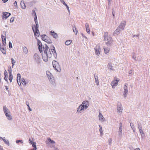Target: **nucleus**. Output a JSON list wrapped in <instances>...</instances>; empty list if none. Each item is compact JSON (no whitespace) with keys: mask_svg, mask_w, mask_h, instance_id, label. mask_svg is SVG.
Instances as JSON below:
<instances>
[{"mask_svg":"<svg viewBox=\"0 0 150 150\" xmlns=\"http://www.w3.org/2000/svg\"><path fill=\"white\" fill-rule=\"evenodd\" d=\"M3 141L4 142L5 144H6L7 145L9 146L10 145L9 142L8 140H6L5 139H3Z\"/></svg>","mask_w":150,"mask_h":150,"instance_id":"35","label":"nucleus"},{"mask_svg":"<svg viewBox=\"0 0 150 150\" xmlns=\"http://www.w3.org/2000/svg\"><path fill=\"white\" fill-rule=\"evenodd\" d=\"M80 108H81L79 107H79L77 109V112L76 113H77V112H78V113H81V110H80Z\"/></svg>","mask_w":150,"mask_h":150,"instance_id":"46","label":"nucleus"},{"mask_svg":"<svg viewBox=\"0 0 150 150\" xmlns=\"http://www.w3.org/2000/svg\"><path fill=\"white\" fill-rule=\"evenodd\" d=\"M8 73H9V75H12V69L11 67L10 66H9L8 67Z\"/></svg>","mask_w":150,"mask_h":150,"instance_id":"37","label":"nucleus"},{"mask_svg":"<svg viewBox=\"0 0 150 150\" xmlns=\"http://www.w3.org/2000/svg\"><path fill=\"white\" fill-rule=\"evenodd\" d=\"M38 49L39 50V51L40 52V53H42V47H38Z\"/></svg>","mask_w":150,"mask_h":150,"instance_id":"51","label":"nucleus"},{"mask_svg":"<svg viewBox=\"0 0 150 150\" xmlns=\"http://www.w3.org/2000/svg\"><path fill=\"white\" fill-rule=\"evenodd\" d=\"M11 63H15L16 62L15 60L13 58H11Z\"/></svg>","mask_w":150,"mask_h":150,"instance_id":"59","label":"nucleus"},{"mask_svg":"<svg viewBox=\"0 0 150 150\" xmlns=\"http://www.w3.org/2000/svg\"><path fill=\"white\" fill-rule=\"evenodd\" d=\"M130 125L131 128L133 130V128L134 127V125L132 123H130Z\"/></svg>","mask_w":150,"mask_h":150,"instance_id":"53","label":"nucleus"},{"mask_svg":"<svg viewBox=\"0 0 150 150\" xmlns=\"http://www.w3.org/2000/svg\"><path fill=\"white\" fill-rule=\"evenodd\" d=\"M99 130V131H100V135H102L103 134V131H102V127H100Z\"/></svg>","mask_w":150,"mask_h":150,"instance_id":"47","label":"nucleus"},{"mask_svg":"<svg viewBox=\"0 0 150 150\" xmlns=\"http://www.w3.org/2000/svg\"><path fill=\"white\" fill-rule=\"evenodd\" d=\"M29 143L31 144L33 142L30 139H29Z\"/></svg>","mask_w":150,"mask_h":150,"instance_id":"64","label":"nucleus"},{"mask_svg":"<svg viewBox=\"0 0 150 150\" xmlns=\"http://www.w3.org/2000/svg\"><path fill=\"white\" fill-rule=\"evenodd\" d=\"M85 26L86 27V31L87 33L88 34L90 33V29L89 28L88 24L86 23L85 24Z\"/></svg>","mask_w":150,"mask_h":150,"instance_id":"21","label":"nucleus"},{"mask_svg":"<svg viewBox=\"0 0 150 150\" xmlns=\"http://www.w3.org/2000/svg\"><path fill=\"white\" fill-rule=\"evenodd\" d=\"M73 32L75 33L76 35L78 33V30H77L76 28L75 27H73Z\"/></svg>","mask_w":150,"mask_h":150,"instance_id":"39","label":"nucleus"},{"mask_svg":"<svg viewBox=\"0 0 150 150\" xmlns=\"http://www.w3.org/2000/svg\"><path fill=\"white\" fill-rule=\"evenodd\" d=\"M32 29L34 32V35L39 37L40 35V32L38 28H34L33 26H32Z\"/></svg>","mask_w":150,"mask_h":150,"instance_id":"4","label":"nucleus"},{"mask_svg":"<svg viewBox=\"0 0 150 150\" xmlns=\"http://www.w3.org/2000/svg\"><path fill=\"white\" fill-rule=\"evenodd\" d=\"M107 67L110 70H114V69L113 68V66H112V63H109Z\"/></svg>","mask_w":150,"mask_h":150,"instance_id":"19","label":"nucleus"},{"mask_svg":"<svg viewBox=\"0 0 150 150\" xmlns=\"http://www.w3.org/2000/svg\"><path fill=\"white\" fill-rule=\"evenodd\" d=\"M55 50V49L53 45H52L50 47V50L51 51H54Z\"/></svg>","mask_w":150,"mask_h":150,"instance_id":"44","label":"nucleus"},{"mask_svg":"<svg viewBox=\"0 0 150 150\" xmlns=\"http://www.w3.org/2000/svg\"><path fill=\"white\" fill-rule=\"evenodd\" d=\"M46 35L45 34H43L41 35L42 39V40L45 42V39L46 38Z\"/></svg>","mask_w":150,"mask_h":150,"instance_id":"40","label":"nucleus"},{"mask_svg":"<svg viewBox=\"0 0 150 150\" xmlns=\"http://www.w3.org/2000/svg\"><path fill=\"white\" fill-rule=\"evenodd\" d=\"M45 42L47 43H52V41L51 40L50 38L47 35L46 36V38L45 39Z\"/></svg>","mask_w":150,"mask_h":150,"instance_id":"16","label":"nucleus"},{"mask_svg":"<svg viewBox=\"0 0 150 150\" xmlns=\"http://www.w3.org/2000/svg\"><path fill=\"white\" fill-rule=\"evenodd\" d=\"M46 74L48 79L52 85V86L55 87L56 85L54 77L50 73H49V74H47V72H46Z\"/></svg>","mask_w":150,"mask_h":150,"instance_id":"2","label":"nucleus"},{"mask_svg":"<svg viewBox=\"0 0 150 150\" xmlns=\"http://www.w3.org/2000/svg\"><path fill=\"white\" fill-rule=\"evenodd\" d=\"M108 1V5H110L111 4V1L112 0H107Z\"/></svg>","mask_w":150,"mask_h":150,"instance_id":"61","label":"nucleus"},{"mask_svg":"<svg viewBox=\"0 0 150 150\" xmlns=\"http://www.w3.org/2000/svg\"><path fill=\"white\" fill-rule=\"evenodd\" d=\"M60 1L65 6H66L67 8V10L69 12V8L67 4L65 3V1L64 0H60Z\"/></svg>","mask_w":150,"mask_h":150,"instance_id":"22","label":"nucleus"},{"mask_svg":"<svg viewBox=\"0 0 150 150\" xmlns=\"http://www.w3.org/2000/svg\"><path fill=\"white\" fill-rule=\"evenodd\" d=\"M6 117L7 119L9 120H12V117L11 116V115L9 114L8 115H7L6 116Z\"/></svg>","mask_w":150,"mask_h":150,"instance_id":"36","label":"nucleus"},{"mask_svg":"<svg viewBox=\"0 0 150 150\" xmlns=\"http://www.w3.org/2000/svg\"><path fill=\"white\" fill-rule=\"evenodd\" d=\"M99 119L100 121H104L105 120V118L103 117L102 115L100 112L99 113Z\"/></svg>","mask_w":150,"mask_h":150,"instance_id":"17","label":"nucleus"},{"mask_svg":"<svg viewBox=\"0 0 150 150\" xmlns=\"http://www.w3.org/2000/svg\"><path fill=\"white\" fill-rule=\"evenodd\" d=\"M50 34L52 35L54 38L56 39L58 37L57 34L53 30H51L50 32Z\"/></svg>","mask_w":150,"mask_h":150,"instance_id":"10","label":"nucleus"},{"mask_svg":"<svg viewBox=\"0 0 150 150\" xmlns=\"http://www.w3.org/2000/svg\"><path fill=\"white\" fill-rule=\"evenodd\" d=\"M72 42V40H66L65 42V44L66 45H69Z\"/></svg>","mask_w":150,"mask_h":150,"instance_id":"27","label":"nucleus"},{"mask_svg":"<svg viewBox=\"0 0 150 150\" xmlns=\"http://www.w3.org/2000/svg\"><path fill=\"white\" fill-rule=\"evenodd\" d=\"M51 52H52V54L54 56V57L55 59H56L57 57V54L55 50L54 51H51Z\"/></svg>","mask_w":150,"mask_h":150,"instance_id":"33","label":"nucleus"},{"mask_svg":"<svg viewBox=\"0 0 150 150\" xmlns=\"http://www.w3.org/2000/svg\"><path fill=\"white\" fill-rule=\"evenodd\" d=\"M35 25H34L32 26H33L34 28H39V25L38 24V22L37 21H35Z\"/></svg>","mask_w":150,"mask_h":150,"instance_id":"30","label":"nucleus"},{"mask_svg":"<svg viewBox=\"0 0 150 150\" xmlns=\"http://www.w3.org/2000/svg\"><path fill=\"white\" fill-rule=\"evenodd\" d=\"M34 58L35 60H38L39 59L40 57L37 53H35L34 55Z\"/></svg>","mask_w":150,"mask_h":150,"instance_id":"25","label":"nucleus"},{"mask_svg":"<svg viewBox=\"0 0 150 150\" xmlns=\"http://www.w3.org/2000/svg\"><path fill=\"white\" fill-rule=\"evenodd\" d=\"M141 136L142 137V138L144 137H145V134L144 132H142V133L141 134Z\"/></svg>","mask_w":150,"mask_h":150,"instance_id":"58","label":"nucleus"},{"mask_svg":"<svg viewBox=\"0 0 150 150\" xmlns=\"http://www.w3.org/2000/svg\"><path fill=\"white\" fill-rule=\"evenodd\" d=\"M122 107L121 103L118 102L117 104V110L119 112H122Z\"/></svg>","mask_w":150,"mask_h":150,"instance_id":"13","label":"nucleus"},{"mask_svg":"<svg viewBox=\"0 0 150 150\" xmlns=\"http://www.w3.org/2000/svg\"><path fill=\"white\" fill-rule=\"evenodd\" d=\"M118 81H119L118 80H116V82L114 83H113V82H112L111 83V85L112 86V88H113L114 86H116L117 84V83H118Z\"/></svg>","mask_w":150,"mask_h":150,"instance_id":"31","label":"nucleus"},{"mask_svg":"<svg viewBox=\"0 0 150 150\" xmlns=\"http://www.w3.org/2000/svg\"><path fill=\"white\" fill-rule=\"evenodd\" d=\"M36 39L37 40L38 42V47H42V45L41 42L38 39L36 38Z\"/></svg>","mask_w":150,"mask_h":150,"instance_id":"28","label":"nucleus"},{"mask_svg":"<svg viewBox=\"0 0 150 150\" xmlns=\"http://www.w3.org/2000/svg\"><path fill=\"white\" fill-rule=\"evenodd\" d=\"M15 7H17V5L16 1H15L13 3Z\"/></svg>","mask_w":150,"mask_h":150,"instance_id":"55","label":"nucleus"},{"mask_svg":"<svg viewBox=\"0 0 150 150\" xmlns=\"http://www.w3.org/2000/svg\"><path fill=\"white\" fill-rule=\"evenodd\" d=\"M21 77V74L19 73L18 74H17V82L18 83V84L19 85H21V82H20V84H19V83H18V79H19V80H20Z\"/></svg>","mask_w":150,"mask_h":150,"instance_id":"29","label":"nucleus"},{"mask_svg":"<svg viewBox=\"0 0 150 150\" xmlns=\"http://www.w3.org/2000/svg\"><path fill=\"white\" fill-rule=\"evenodd\" d=\"M13 78V76L12 75H9V79L10 82H11L12 81V80Z\"/></svg>","mask_w":150,"mask_h":150,"instance_id":"41","label":"nucleus"},{"mask_svg":"<svg viewBox=\"0 0 150 150\" xmlns=\"http://www.w3.org/2000/svg\"><path fill=\"white\" fill-rule=\"evenodd\" d=\"M94 78L95 80H96L98 79V76L97 75H96V74H94Z\"/></svg>","mask_w":150,"mask_h":150,"instance_id":"57","label":"nucleus"},{"mask_svg":"<svg viewBox=\"0 0 150 150\" xmlns=\"http://www.w3.org/2000/svg\"><path fill=\"white\" fill-rule=\"evenodd\" d=\"M4 75L5 76L4 79L8 83V73L6 71V70H5L4 71Z\"/></svg>","mask_w":150,"mask_h":150,"instance_id":"20","label":"nucleus"},{"mask_svg":"<svg viewBox=\"0 0 150 150\" xmlns=\"http://www.w3.org/2000/svg\"><path fill=\"white\" fill-rule=\"evenodd\" d=\"M8 46L10 48H11L12 47V44L11 42H9L8 43Z\"/></svg>","mask_w":150,"mask_h":150,"instance_id":"50","label":"nucleus"},{"mask_svg":"<svg viewBox=\"0 0 150 150\" xmlns=\"http://www.w3.org/2000/svg\"><path fill=\"white\" fill-rule=\"evenodd\" d=\"M34 16V21H37V15H35Z\"/></svg>","mask_w":150,"mask_h":150,"instance_id":"62","label":"nucleus"},{"mask_svg":"<svg viewBox=\"0 0 150 150\" xmlns=\"http://www.w3.org/2000/svg\"><path fill=\"white\" fill-rule=\"evenodd\" d=\"M21 81L23 84V83H24V85H26V83L25 82V80L24 79H23L21 80Z\"/></svg>","mask_w":150,"mask_h":150,"instance_id":"45","label":"nucleus"},{"mask_svg":"<svg viewBox=\"0 0 150 150\" xmlns=\"http://www.w3.org/2000/svg\"><path fill=\"white\" fill-rule=\"evenodd\" d=\"M89 102L88 101L86 100L83 101L82 103L81 104L82 105H84L85 106H88V107L89 106Z\"/></svg>","mask_w":150,"mask_h":150,"instance_id":"23","label":"nucleus"},{"mask_svg":"<svg viewBox=\"0 0 150 150\" xmlns=\"http://www.w3.org/2000/svg\"><path fill=\"white\" fill-rule=\"evenodd\" d=\"M31 144H32V146L33 147L34 150H36L37 149V147L36 145V142H33Z\"/></svg>","mask_w":150,"mask_h":150,"instance_id":"32","label":"nucleus"},{"mask_svg":"<svg viewBox=\"0 0 150 150\" xmlns=\"http://www.w3.org/2000/svg\"><path fill=\"white\" fill-rule=\"evenodd\" d=\"M5 36H6L5 35ZM1 37L2 38V40L3 42H6V36H4L3 35H1Z\"/></svg>","mask_w":150,"mask_h":150,"instance_id":"42","label":"nucleus"},{"mask_svg":"<svg viewBox=\"0 0 150 150\" xmlns=\"http://www.w3.org/2000/svg\"><path fill=\"white\" fill-rule=\"evenodd\" d=\"M3 45H2L1 43H0V50H1L2 53L4 54H6V47H3Z\"/></svg>","mask_w":150,"mask_h":150,"instance_id":"14","label":"nucleus"},{"mask_svg":"<svg viewBox=\"0 0 150 150\" xmlns=\"http://www.w3.org/2000/svg\"><path fill=\"white\" fill-rule=\"evenodd\" d=\"M81 34L82 35L83 37H84L85 38L87 39V37L82 33H81Z\"/></svg>","mask_w":150,"mask_h":150,"instance_id":"63","label":"nucleus"},{"mask_svg":"<svg viewBox=\"0 0 150 150\" xmlns=\"http://www.w3.org/2000/svg\"><path fill=\"white\" fill-rule=\"evenodd\" d=\"M120 31L121 30L117 28V29L114 32L113 35L115 36H117L120 34Z\"/></svg>","mask_w":150,"mask_h":150,"instance_id":"12","label":"nucleus"},{"mask_svg":"<svg viewBox=\"0 0 150 150\" xmlns=\"http://www.w3.org/2000/svg\"><path fill=\"white\" fill-rule=\"evenodd\" d=\"M53 67L55 70L57 72H60L61 69L59 64L57 61L53 60L52 62Z\"/></svg>","mask_w":150,"mask_h":150,"instance_id":"3","label":"nucleus"},{"mask_svg":"<svg viewBox=\"0 0 150 150\" xmlns=\"http://www.w3.org/2000/svg\"><path fill=\"white\" fill-rule=\"evenodd\" d=\"M99 46L98 47V48L97 47H96L94 48V49L95 50V52L96 54L98 55V56L100 54V51L99 50Z\"/></svg>","mask_w":150,"mask_h":150,"instance_id":"18","label":"nucleus"},{"mask_svg":"<svg viewBox=\"0 0 150 150\" xmlns=\"http://www.w3.org/2000/svg\"><path fill=\"white\" fill-rule=\"evenodd\" d=\"M47 140L46 141V144H48L50 142V143H51L52 144H54L55 143V142L53 140H52L50 138H48L47 139Z\"/></svg>","mask_w":150,"mask_h":150,"instance_id":"15","label":"nucleus"},{"mask_svg":"<svg viewBox=\"0 0 150 150\" xmlns=\"http://www.w3.org/2000/svg\"><path fill=\"white\" fill-rule=\"evenodd\" d=\"M126 22L124 21V23H121L117 28L121 30H123L126 25Z\"/></svg>","mask_w":150,"mask_h":150,"instance_id":"9","label":"nucleus"},{"mask_svg":"<svg viewBox=\"0 0 150 150\" xmlns=\"http://www.w3.org/2000/svg\"><path fill=\"white\" fill-rule=\"evenodd\" d=\"M115 11H114V10H113V9H112V14L113 16L114 17H115Z\"/></svg>","mask_w":150,"mask_h":150,"instance_id":"60","label":"nucleus"},{"mask_svg":"<svg viewBox=\"0 0 150 150\" xmlns=\"http://www.w3.org/2000/svg\"><path fill=\"white\" fill-rule=\"evenodd\" d=\"M47 55H48V57L49 58H51L52 56V54L51 53V52L50 49H49V50L48 51H47Z\"/></svg>","mask_w":150,"mask_h":150,"instance_id":"34","label":"nucleus"},{"mask_svg":"<svg viewBox=\"0 0 150 150\" xmlns=\"http://www.w3.org/2000/svg\"><path fill=\"white\" fill-rule=\"evenodd\" d=\"M3 109L4 114L6 117L7 115L10 114V112L9 111L8 109L6 106H4L3 107Z\"/></svg>","mask_w":150,"mask_h":150,"instance_id":"6","label":"nucleus"},{"mask_svg":"<svg viewBox=\"0 0 150 150\" xmlns=\"http://www.w3.org/2000/svg\"><path fill=\"white\" fill-rule=\"evenodd\" d=\"M20 4L21 6V8L22 9H25V8L26 6H25V4L24 3V2L23 1H21Z\"/></svg>","mask_w":150,"mask_h":150,"instance_id":"24","label":"nucleus"},{"mask_svg":"<svg viewBox=\"0 0 150 150\" xmlns=\"http://www.w3.org/2000/svg\"><path fill=\"white\" fill-rule=\"evenodd\" d=\"M14 17H12L11 18L10 20V22L11 23H12L14 21Z\"/></svg>","mask_w":150,"mask_h":150,"instance_id":"49","label":"nucleus"},{"mask_svg":"<svg viewBox=\"0 0 150 150\" xmlns=\"http://www.w3.org/2000/svg\"><path fill=\"white\" fill-rule=\"evenodd\" d=\"M127 84L125 83L124 87V91L123 92V95L125 97H126L127 95Z\"/></svg>","mask_w":150,"mask_h":150,"instance_id":"7","label":"nucleus"},{"mask_svg":"<svg viewBox=\"0 0 150 150\" xmlns=\"http://www.w3.org/2000/svg\"><path fill=\"white\" fill-rule=\"evenodd\" d=\"M11 14L9 12H3L1 15L2 18L3 19L4 18L6 19L11 16Z\"/></svg>","mask_w":150,"mask_h":150,"instance_id":"5","label":"nucleus"},{"mask_svg":"<svg viewBox=\"0 0 150 150\" xmlns=\"http://www.w3.org/2000/svg\"><path fill=\"white\" fill-rule=\"evenodd\" d=\"M106 39H107V42H106V43L108 45H111L112 42V37H108Z\"/></svg>","mask_w":150,"mask_h":150,"instance_id":"11","label":"nucleus"},{"mask_svg":"<svg viewBox=\"0 0 150 150\" xmlns=\"http://www.w3.org/2000/svg\"><path fill=\"white\" fill-rule=\"evenodd\" d=\"M32 12H32V14L33 15H34V16L35 15L36 16V13H35V11L33 9L32 10Z\"/></svg>","mask_w":150,"mask_h":150,"instance_id":"52","label":"nucleus"},{"mask_svg":"<svg viewBox=\"0 0 150 150\" xmlns=\"http://www.w3.org/2000/svg\"><path fill=\"white\" fill-rule=\"evenodd\" d=\"M79 107L81 108L80 110H82L84 109H85V108L82 106V105L81 104L79 105Z\"/></svg>","mask_w":150,"mask_h":150,"instance_id":"48","label":"nucleus"},{"mask_svg":"<svg viewBox=\"0 0 150 150\" xmlns=\"http://www.w3.org/2000/svg\"><path fill=\"white\" fill-rule=\"evenodd\" d=\"M112 141V139L111 138L109 139H108V142H109V145H110L111 144Z\"/></svg>","mask_w":150,"mask_h":150,"instance_id":"56","label":"nucleus"},{"mask_svg":"<svg viewBox=\"0 0 150 150\" xmlns=\"http://www.w3.org/2000/svg\"><path fill=\"white\" fill-rule=\"evenodd\" d=\"M23 52L27 54L28 52V50L27 47H23Z\"/></svg>","mask_w":150,"mask_h":150,"instance_id":"38","label":"nucleus"},{"mask_svg":"<svg viewBox=\"0 0 150 150\" xmlns=\"http://www.w3.org/2000/svg\"><path fill=\"white\" fill-rule=\"evenodd\" d=\"M122 122H120L119 124V135L120 136H122Z\"/></svg>","mask_w":150,"mask_h":150,"instance_id":"8","label":"nucleus"},{"mask_svg":"<svg viewBox=\"0 0 150 150\" xmlns=\"http://www.w3.org/2000/svg\"><path fill=\"white\" fill-rule=\"evenodd\" d=\"M108 33H105L104 35V39L105 40H106V38L108 37Z\"/></svg>","mask_w":150,"mask_h":150,"instance_id":"43","label":"nucleus"},{"mask_svg":"<svg viewBox=\"0 0 150 150\" xmlns=\"http://www.w3.org/2000/svg\"><path fill=\"white\" fill-rule=\"evenodd\" d=\"M45 47H42L44 52V53H42V55L43 60L45 62H47L48 61V57L47 51H48L49 50V48L46 44H45Z\"/></svg>","mask_w":150,"mask_h":150,"instance_id":"1","label":"nucleus"},{"mask_svg":"<svg viewBox=\"0 0 150 150\" xmlns=\"http://www.w3.org/2000/svg\"><path fill=\"white\" fill-rule=\"evenodd\" d=\"M104 52L105 54H107L110 51V49L108 47H104L103 48Z\"/></svg>","mask_w":150,"mask_h":150,"instance_id":"26","label":"nucleus"},{"mask_svg":"<svg viewBox=\"0 0 150 150\" xmlns=\"http://www.w3.org/2000/svg\"><path fill=\"white\" fill-rule=\"evenodd\" d=\"M140 129H139V132L141 134L142 133V132H144L142 130V127H140Z\"/></svg>","mask_w":150,"mask_h":150,"instance_id":"54","label":"nucleus"}]
</instances>
